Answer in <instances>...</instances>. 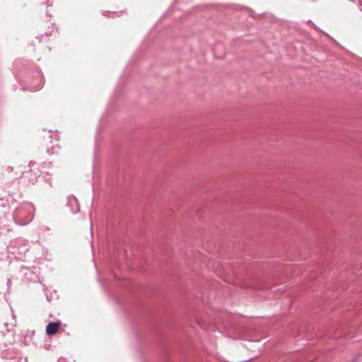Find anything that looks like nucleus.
<instances>
[{
	"label": "nucleus",
	"instance_id": "1",
	"mask_svg": "<svg viewBox=\"0 0 362 362\" xmlns=\"http://www.w3.org/2000/svg\"><path fill=\"white\" fill-rule=\"evenodd\" d=\"M61 322H49L46 327V332L48 335H53L57 332L59 329V326Z\"/></svg>",
	"mask_w": 362,
	"mask_h": 362
},
{
	"label": "nucleus",
	"instance_id": "2",
	"mask_svg": "<svg viewBox=\"0 0 362 362\" xmlns=\"http://www.w3.org/2000/svg\"><path fill=\"white\" fill-rule=\"evenodd\" d=\"M25 177L28 178L29 182L34 185L37 182V177L40 175L37 173H33V171L27 172L25 173Z\"/></svg>",
	"mask_w": 362,
	"mask_h": 362
},
{
	"label": "nucleus",
	"instance_id": "3",
	"mask_svg": "<svg viewBox=\"0 0 362 362\" xmlns=\"http://www.w3.org/2000/svg\"><path fill=\"white\" fill-rule=\"evenodd\" d=\"M75 204L76 207L74 209H71V211L74 214H76L79 211L78 206V202L75 197H71L69 199L68 205L69 204Z\"/></svg>",
	"mask_w": 362,
	"mask_h": 362
},
{
	"label": "nucleus",
	"instance_id": "4",
	"mask_svg": "<svg viewBox=\"0 0 362 362\" xmlns=\"http://www.w3.org/2000/svg\"><path fill=\"white\" fill-rule=\"evenodd\" d=\"M11 280L10 279H8V280H7V285H8V286H11Z\"/></svg>",
	"mask_w": 362,
	"mask_h": 362
},
{
	"label": "nucleus",
	"instance_id": "5",
	"mask_svg": "<svg viewBox=\"0 0 362 362\" xmlns=\"http://www.w3.org/2000/svg\"><path fill=\"white\" fill-rule=\"evenodd\" d=\"M35 165V163H33V162H30L29 163V166H33Z\"/></svg>",
	"mask_w": 362,
	"mask_h": 362
},
{
	"label": "nucleus",
	"instance_id": "6",
	"mask_svg": "<svg viewBox=\"0 0 362 362\" xmlns=\"http://www.w3.org/2000/svg\"><path fill=\"white\" fill-rule=\"evenodd\" d=\"M46 296H47V300H48L49 301H50V300H51V299H49V296H47V293H46Z\"/></svg>",
	"mask_w": 362,
	"mask_h": 362
},
{
	"label": "nucleus",
	"instance_id": "7",
	"mask_svg": "<svg viewBox=\"0 0 362 362\" xmlns=\"http://www.w3.org/2000/svg\"><path fill=\"white\" fill-rule=\"evenodd\" d=\"M41 88V86H40L38 88H37L35 90H38V89H40Z\"/></svg>",
	"mask_w": 362,
	"mask_h": 362
}]
</instances>
